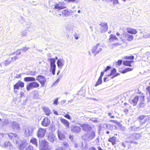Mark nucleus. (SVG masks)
<instances>
[{"mask_svg":"<svg viewBox=\"0 0 150 150\" xmlns=\"http://www.w3.org/2000/svg\"><path fill=\"white\" fill-rule=\"evenodd\" d=\"M74 38H75L76 39H78V38H79V37H78V36H79V35L77 34H74Z\"/></svg>","mask_w":150,"mask_h":150,"instance_id":"obj_54","label":"nucleus"},{"mask_svg":"<svg viewBox=\"0 0 150 150\" xmlns=\"http://www.w3.org/2000/svg\"><path fill=\"white\" fill-rule=\"evenodd\" d=\"M47 138L48 140L52 142H53L56 139L54 135L52 132H50L48 133Z\"/></svg>","mask_w":150,"mask_h":150,"instance_id":"obj_16","label":"nucleus"},{"mask_svg":"<svg viewBox=\"0 0 150 150\" xmlns=\"http://www.w3.org/2000/svg\"><path fill=\"white\" fill-rule=\"evenodd\" d=\"M122 62V60H118L117 62V64L119 66L120 65Z\"/></svg>","mask_w":150,"mask_h":150,"instance_id":"obj_50","label":"nucleus"},{"mask_svg":"<svg viewBox=\"0 0 150 150\" xmlns=\"http://www.w3.org/2000/svg\"><path fill=\"white\" fill-rule=\"evenodd\" d=\"M114 40H118V39L116 37L115 35H114L113 34L110 35V38L109 39V42H112Z\"/></svg>","mask_w":150,"mask_h":150,"instance_id":"obj_30","label":"nucleus"},{"mask_svg":"<svg viewBox=\"0 0 150 150\" xmlns=\"http://www.w3.org/2000/svg\"><path fill=\"white\" fill-rule=\"evenodd\" d=\"M30 142L34 144L36 147L38 146L37 140L36 138H33L30 140Z\"/></svg>","mask_w":150,"mask_h":150,"instance_id":"obj_34","label":"nucleus"},{"mask_svg":"<svg viewBox=\"0 0 150 150\" xmlns=\"http://www.w3.org/2000/svg\"><path fill=\"white\" fill-rule=\"evenodd\" d=\"M116 72V69L115 68H114L112 69L111 71L110 74L109 75H108V76L113 75V76L111 77V78L112 79L115 77L119 75V74H115V73Z\"/></svg>","mask_w":150,"mask_h":150,"instance_id":"obj_23","label":"nucleus"},{"mask_svg":"<svg viewBox=\"0 0 150 150\" xmlns=\"http://www.w3.org/2000/svg\"><path fill=\"white\" fill-rule=\"evenodd\" d=\"M8 137L12 139L15 140V142L16 144H19L18 148L21 150H23L26 146L27 144L25 143L21 142L19 140V139L17 134L12 133H9L8 135Z\"/></svg>","mask_w":150,"mask_h":150,"instance_id":"obj_1","label":"nucleus"},{"mask_svg":"<svg viewBox=\"0 0 150 150\" xmlns=\"http://www.w3.org/2000/svg\"><path fill=\"white\" fill-rule=\"evenodd\" d=\"M36 80L41 84V86L43 87L46 81V79L43 76L38 75L36 78Z\"/></svg>","mask_w":150,"mask_h":150,"instance_id":"obj_10","label":"nucleus"},{"mask_svg":"<svg viewBox=\"0 0 150 150\" xmlns=\"http://www.w3.org/2000/svg\"><path fill=\"white\" fill-rule=\"evenodd\" d=\"M58 136L60 140H62L65 138V136L64 132L62 131L58 130L57 131Z\"/></svg>","mask_w":150,"mask_h":150,"instance_id":"obj_22","label":"nucleus"},{"mask_svg":"<svg viewBox=\"0 0 150 150\" xmlns=\"http://www.w3.org/2000/svg\"><path fill=\"white\" fill-rule=\"evenodd\" d=\"M63 15L64 16H69L71 14L70 12L66 10H64L62 12Z\"/></svg>","mask_w":150,"mask_h":150,"instance_id":"obj_35","label":"nucleus"},{"mask_svg":"<svg viewBox=\"0 0 150 150\" xmlns=\"http://www.w3.org/2000/svg\"><path fill=\"white\" fill-rule=\"evenodd\" d=\"M122 35L123 36V37H120V38L124 43L126 42L127 41L131 42L133 40L134 36L131 35L126 33L122 34Z\"/></svg>","mask_w":150,"mask_h":150,"instance_id":"obj_3","label":"nucleus"},{"mask_svg":"<svg viewBox=\"0 0 150 150\" xmlns=\"http://www.w3.org/2000/svg\"><path fill=\"white\" fill-rule=\"evenodd\" d=\"M33 128L32 127H27L23 129V131L25 135L28 137L32 135Z\"/></svg>","mask_w":150,"mask_h":150,"instance_id":"obj_6","label":"nucleus"},{"mask_svg":"<svg viewBox=\"0 0 150 150\" xmlns=\"http://www.w3.org/2000/svg\"><path fill=\"white\" fill-rule=\"evenodd\" d=\"M110 121H111L112 122H113L114 123H115V124H117V121H115V120H111Z\"/></svg>","mask_w":150,"mask_h":150,"instance_id":"obj_59","label":"nucleus"},{"mask_svg":"<svg viewBox=\"0 0 150 150\" xmlns=\"http://www.w3.org/2000/svg\"><path fill=\"white\" fill-rule=\"evenodd\" d=\"M126 30L128 33L133 35L136 34L137 33L136 29L130 28H127Z\"/></svg>","mask_w":150,"mask_h":150,"instance_id":"obj_21","label":"nucleus"},{"mask_svg":"<svg viewBox=\"0 0 150 150\" xmlns=\"http://www.w3.org/2000/svg\"><path fill=\"white\" fill-rule=\"evenodd\" d=\"M43 109L45 112L46 115H49L51 113V111L50 109L46 107H43Z\"/></svg>","mask_w":150,"mask_h":150,"instance_id":"obj_31","label":"nucleus"},{"mask_svg":"<svg viewBox=\"0 0 150 150\" xmlns=\"http://www.w3.org/2000/svg\"><path fill=\"white\" fill-rule=\"evenodd\" d=\"M88 150H97L94 147H89Z\"/></svg>","mask_w":150,"mask_h":150,"instance_id":"obj_52","label":"nucleus"},{"mask_svg":"<svg viewBox=\"0 0 150 150\" xmlns=\"http://www.w3.org/2000/svg\"><path fill=\"white\" fill-rule=\"evenodd\" d=\"M50 120L47 117H45L42 121L41 125L43 126L47 127L50 125Z\"/></svg>","mask_w":150,"mask_h":150,"instance_id":"obj_13","label":"nucleus"},{"mask_svg":"<svg viewBox=\"0 0 150 150\" xmlns=\"http://www.w3.org/2000/svg\"><path fill=\"white\" fill-rule=\"evenodd\" d=\"M79 125L81 127L83 130L85 131H88L90 130L91 128L90 126L86 124H80Z\"/></svg>","mask_w":150,"mask_h":150,"instance_id":"obj_14","label":"nucleus"},{"mask_svg":"<svg viewBox=\"0 0 150 150\" xmlns=\"http://www.w3.org/2000/svg\"><path fill=\"white\" fill-rule=\"evenodd\" d=\"M11 62V60H10V58H9L7 59L4 62V64L5 66L8 65L10 64Z\"/></svg>","mask_w":150,"mask_h":150,"instance_id":"obj_40","label":"nucleus"},{"mask_svg":"<svg viewBox=\"0 0 150 150\" xmlns=\"http://www.w3.org/2000/svg\"><path fill=\"white\" fill-rule=\"evenodd\" d=\"M39 148L40 150H51L49 142L46 141L42 140L39 142Z\"/></svg>","mask_w":150,"mask_h":150,"instance_id":"obj_2","label":"nucleus"},{"mask_svg":"<svg viewBox=\"0 0 150 150\" xmlns=\"http://www.w3.org/2000/svg\"><path fill=\"white\" fill-rule=\"evenodd\" d=\"M58 98H56L54 101L53 103V104L54 105H57L58 104Z\"/></svg>","mask_w":150,"mask_h":150,"instance_id":"obj_44","label":"nucleus"},{"mask_svg":"<svg viewBox=\"0 0 150 150\" xmlns=\"http://www.w3.org/2000/svg\"><path fill=\"white\" fill-rule=\"evenodd\" d=\"M46 132V129H45L39 128L37 132L38 137L41 138L43 137L45 135Z\"/></svg>","mask_w":150,"mask_h":150,"instance_id":"obj_12","label":"nucleus"},{"mask_svg":"<svg viewBox=\"0 0 150 150\" xmlns=\"http://www.w3.org/2000/svg\"><path fill=\"white\" fill-rule=\"evenodd\" d=\"M3 146L5 147L9 146L11 147H12V145H11V142H9L6 141L4 142Z\"/></svg>","mask_w":150,"mask_h":150,"instance_id":"obj_36","label":"nucleus"},{"mask_svg":"<svg viewBox=\"0 0 150 150\" xmlns=\"http://www.w3.org/2000/svg\"><path fill=\"white\" fill-rule=\"evenodd\" d=\"M103 47L100 43L97 44L91 50L92 53H94L95 56L100 52L102 50Z\"/></svg>","mask_w":150,"mask_h":150,"instance_id":"obj_4","label":"nucleus"},{"mask_svg":"<svg viewBox=\"0 0 150 150\" xmlns=\"http://www.w3.org/2000/svg\"><path fill=\"white\" fill-rule=\"evenodd\" d=\"M126 69V71L127 72H128L129 71H132L133 70V69H132L131 68H127L125 69Z\"/></svg>","mask_w":150,"mask_h":150,"instance_id":"obj_53","label":"nucleus"},{"mask_svg":"<svg viewBox=\"0 0 150 150\" xmlns=\"http://www.w3.org/2000/svg\"><path fill=\"white\" fill-rule=\"evenodd\" d=\"M140 99L141 100L138 107L140 108H142L145 106L144 103V96H141L140 97Z\"/></svg>","mask_w":150,"mask_h":150,"instance_id":"obj_25","label":"nucleus"},{"mask_svg":"<svg viewBox=\"0 0 150 150\" xmlns=\"http://www.w3.org/2000/svg\"><path fill=\"white\" fill-rule=\"evenodd\" d=\"M104 72H102L101 73L100 75L99 78H101L102 79V77L104 75Z\"/></svg>","mask_w":150,"mask_h":150,"instance_id":"obj_58","label":"nucleus"},{"mask_svg":"<svg viewBox=\"0 0 150 150\" xmlns=\"http://www.w3.org/2000/svg\"><path fill=\"white\" fill-rule=\"evenodd\" d=\"M10 127L14 130H17L19 128V125L15 122H12L10 123Z\"/></svg>","mask_w":150,"mask_h":150,"instance_id":"obj_19","label":"nucleus"},{"mask_svg":"<svg viewBox=\"0 0 150 150\" xmlns=\"http://www.w3.org/2000/svg\"><path fill=\"white\" fill-rule=\"evenodd\" d=\"M39 84L36 82H33L30 83L26 86V88L28 91H29L30 90L34 88L38 87Z\"/></svg>","mask_w":150,"mask_h":150,"instance_id":"obj_8","label":"nucleus"},{"mask_svg":"<svg viewBox=\"0 0 150 150\" xmlns=\"http://www.w3.org/2000/svg\"><path fill=\"white\" fill-rule=\"evenodd\" d=\"M143 36L145 38L150 37V32L147 33L146 34H145Z\"/></svg>","mask_w":150,"mask_h":150,"instance_id":"obj_42","label":"nucleus"},{"mask_svg":"<svg viewBox=\"0 0 150 150\" xmlns=\"http://www.w3.org/2000/svg\"><path fill=\"white\" fill-rule=\"evenodd\" d=\"M63 145L64 146L62 148H59L56 149V150H71L69 145L68 143L64 142L63 143Z\"/></svg>","mask_w":150,"mask_h":150,"instance_id":"obj_20","label":"nucleus"},{"mask_svg":"<svg viewBox=\"0 0 150 150\" xmlns=\"http://www.w3.org/2000/svg\"><path fill=\"white\" fill-rule=\"evenodd\" d=\"M66 102V100H64L62 101L61 102V104L62 105L64 103Z\"/></svg>","mask_w":150,"mask_h":150,"instance_id":"obj_60","label":"nucleus"},{"mask_svg":"<svg viewBox=\"0 0 150 150\" xmlns=\"http://www.w3.org/2000/svg\"><path fill=\"white\" fill-rule=\"evenodd\" d=\"M9 122L8 119H4L0 124V127H4L5 125H6L9 124Z\"/></svg>","mask_w":150,"mask_h":150,"instance_id":"obj_27","label":"nucleus"},{"mask_svg":"<svg viewBox=\"0 0 150 150\" xmlns=\"http://www.w3.org/2000/svg\"><path fill=\"white\" fill-rule=\"evenodd\" d=\"M130 129L133 131H137L140 129L139 127H136L135 126H133L130 127Z\"/></svg>","mask_w":150,"mask_h":150,"instance_id":"obj_37","label":"nucleus"},{"mask_svg":"<svg viewBox=\"0 0 150 150\" xmlns=\"http://www.w3.org/2000/svg\"><path fill=\"white\" fill-rule=\"evenodd\" d=\"M54 7L53 8L54 11L56 10L58 11L64 8V3L62 2L56 3L54 4Z\"/></svg>","mask_w":150,"mask_h":150,"instance_id":"obj_7","label":"nucleus"},{"mask_svg":"<svg viewBox=\"0 0 150 150\" xmlns=\"http://www.w3.org/2000/svg\"><path fill=\"white\" fill-rule=\"evenodd\" d=\"M91 120L92 121L96 123L97 122H98L97 120V118H92L91 119Z\"/></svg>","mask_w":150,"mask_h":150,"instance_id":"obj_45","label":"nucleus"},{"mask_svg":"<svg viewBox=\"0 0 150 150\" xmlns=\"http://www.w3.org/2000/svg\"><path fill=\"white\" fill-rule=\"evenodd\" d=\"M29 49V47H23L22 48V49H21V50L25 52L27 51Z\"/></svg>","mask_w":150,"mask_h":150,"instance_id":"obj_46","label":"nucleus"},{"mask_svg":"<svg viewBox=\"0 0 150 150\" xmlns=\"http://www.w3.org/2000/svg\"><path fill=\"white\" fill-rule=\"evenodd\" d=\"M135 135L134 133L133 134H130L127 137L128 139H132V140H134Z\"/></svg>","mask_w":150,"mask_h":150,"instance_id":"obj_39","label":"nucleus"},{"mask_svg":"<svg viewBox=\"0 0 150 150\" xmlns=\"http://www.w3.org/2000/svg\"><path fill=\"white\" fill-rule=\"evenodd\" d=\"M60 120L61 122L65 125L67 128H69V123L68 121L65 119L62 118H60Z\"/></svg>","mask_w":150,"mask_h":150,"instance_id":"obj_24","label":"nucleus"},{"mask_svg":"<svg viewBox=\"0 0 150 150\" xmlns=\"http://www.w3.org/2000/svg\"><path fill=\"white\" fill-rule=\"evenodd\" d=\"M133 62V60L125 61L123 62V64L126 66L132 67V66L131 65V63Z\"/></svg>","mask_w":150,"mask_h":150,"instance_id":"obj_32","label":"nucleus"},{"mask_svg":"<svg viewBox=\"0 0 150 150\" xmlns=\"http://www.w3.org/2000/svg\"><path fill=\"white\" fill-rule=\"evenodd\" d=\"M110 67L109 66H107L106 68L104 70V72L106 71H107L109 69H110Z\"/></svg>","mask_w":150,"mask_h":150,"instance_id":"obj_56","label":"nucleus"},{"mask_svg":"<svg viewBox=\"0 0 150 150\" xmlns=\"http://www.w3.org/2000/svg\"><path fill=\"white\" fill-rule=\"evenodd\" d=\"M24 80L25 82L34 81L36 80L35 78L31 77H25L24 78Z\"/></svg>","mask_w":150,"mask_h":150,"instance_id":"obj_29","label":"nucleus"},{"mask_svg":"<svg viewBox=\"0 0 150 150\" xmlns=\"http://www.w3.org/2000/svg\"><path fill=\"white\" fill-rule=\"evenodd\" d=\"M69 138L70 139L72 140L73 139V136L71 135H69Z\"/></svg>","mask_w":150,"mask_h":150,"instance_id":"obj_61","label":"nucleus"},{"mask_svg":"<svg viewBox=\"0 0 150 150\" xmlns=\"http://www.w3.org/2000/svg\"><path fill=\"white\" fill-rule=\"evenodd\" d=\"M64 63L65 61L64 59H59L57 62V64L58 67L61 69L64 65Z\"/></svg>","mask_w":150,"mask_h":150,"instance_id":"obj_18","label":"nucleus"},{"mask_svg":"<svg viewBox=\"0 0 150 150\" xmlns=\"http://www.w3.org/2000/svg\"><path fill=\"white\" fill-rule=\"evenodd\" d=\"M24 85V83L22 82L21 81L19 80L18 82L14 86L13 89L14 92H16L17 91L15 90L16 89L18 90L19 88H23Z\"/></svg>","mask_w":150,"mask_h":150,"instance_id":"obj_11","label":"nucleus"},{"mask_svg":"<svg viewBox=\"0 0 150 150\" xmlns=\"http://www.w3.org/2000/svg\"><path fill=\"white\" fill-rule=\"evenodd\" d=\"M48 61H49L50 64V71L54 75L55 74L56 66L55 64V58L48 59Z\"/></svg>","mask_w":150,"mask_h":150,"instance_id":"obj_5","label":"nucleus"},{"mask_svg":"<svg viewBox=\"0 0 150 150\" xmlns=\"http://www.w3.org/2000/svg\"><path fill=\"white\" fill-rule=\"evenodd\" d=\"M145 116L144 115L140 116L139 117V119L140 120H142L143 119Z\"/></svg>","mask_w":150,"mask_h":150,"instance_id":"obj_55","label":"nucleus"},{"mask_svg":"<svg viewBox=\"0 0 150 150\" xmlns=\"http://www.w3.org/2000/svg\"><path fill=\"white\" fill-rule=\"evenodd\" d=\"M29 32V31L28 30H25L22 31L21 33V37L26 36Z\"/></svg>","mask_w":150,"mask_h":150,"instance_id":"obj_33","label":"nucleus"},{"mask_svg":"<svg viewBox=\"0 0 150 150\" xmlns=\"http://www.w3.org/2000/svg\"><path fill=\"white\" fill-rule=\"evenodd\" d=\"M109 142H111L112 145H114L115 144L116 141V137H113L109 139L108 140Z\"/></svg>","mask_w":150,"mask_h":150,"instance_id":"obj_28","label":"nucleus"},{"mask_svg":"<svg viewBox=\"0 0 150 150\" xmlns=\"http://www.w3.org/2000/svg\"><path fill=\"white\" fill-rule=\"evenodd\" d=\"M134 135H135L134 140L139 139L141 137L140 134L139 133H134Z\"/></svg>","mask_w":150,"mask_h":150,"instance_id":"obj_41","label":"nucleus"},{"mask_svg":"<svg viewBox=\"0 0 150 150\" xmlns=\"http://www.w3.org/2000/svg\"><path fill=\"white\" fill-rule=\"evenodd\" d=\"M101 32H105L107 31L108 28V25L106 23H102L100 24Z\"/></svg>","mask_w":150,"mask_h":150,"instance_id":"obj_15","label":"nucleus"},{"mask_svg":"<svg viewBox=\"0 0 150 150\" xmlns=\"http://www.w3.org/2000/svg\"><path fill=\"white\" fill-rule=\"evenodd\" d=\"M95 136V132L93 131H91L88 134H84L83 136V138L87 139L88 141H90Z\"/></svg>","mask_w":150,"mask_h":150,"instance_id":"obj_9","label":"nucleus"},{"mask_svg":"<svg viewBox=\"0 0 150 150\" xmlns=\"http://www.w3.org/2000/svg\"><path fill=\"white\" fill-rule=\"evenodd\" d=\"M125 58L126 59H132L133 60L134 59V57L133 56H126L125 57Z\"/></svg>","mask_w":150,"mask_h":150,"instance_id":"obj_43","label":"nucleus"},{"mask_svg":"<svg viewBox=\"0 0 150 150\" xmlns=\"http://www.w3.org/2000/svg\"><path fill=\"white\" fill-rule=\"evenodd\" d=\"M64 117L70 120L71 119L70 115L68 114H67L64 115Z\"/></svg>","mask_w":150,"mask_h":150,"instance_id":"obj_48","label":"nucleus"},{"mask_svg":"<svg viewBox=\"0 0 150 150\" xmlns=\"http://www.w3.org/2000/svg\"><path fill=\"white\" fill-rule=\"evenodd\" d=\"M110 1H113V3L114 4H119V1L118 0H110Z\"/></svg>","mask_w":150,"mask_h":150,"instance_id":"obj_47","label":"nucleus"},{"mask_svg":"<svg viewBox=\"0 0 150 150\" xmlns=\"http://www.w3.org/2000/svg\"><path fill=\"white\" fill-rule=\"evenodd\" d=\"M33 147L31 146H30L27 148L26 150H33Z\"/></svg>","mask_w":150,"mask_h":150,"instance_id":"obj_49","label":"nucleus"},{"mask_svg":"<svg viewBox=\"0 0 150 150\" xmlns=\"http://www.w3.org/2000/svg\"><path fill=\"white\" fill-rule=\"evenodd\" d=\"M121 144L122 145V146L124 147H126V145H125L123 142H122L121 143Z\"/></svg>","mask_w":150,"mask_h":150,"instance_id":"obj_64","label":"nucleus"},{"mask_svg":"<svg viewBox=\"0 0 150 150\" xmlns=\"http://www.w3.org/2000/svg\"><path fill=\"white\" fill-rule=\"evenodd\" d=\"M17 58H18V57H17L16 56H15V57H11V58H10L11 59H10V60H15L16 59H17Z\"/></svg>","mask_w":150,"mask_h":150,"instance_id":"obj_51","label":"nucleus"},{"mask_svg":"<svg viewBox=\"0 0 150 150\" xmlns=\"http://www.w3.org/2000/svg\"><path fill=\"white\" fill-rule=\"evenodd\" d=\"M102 82V79L101 78H99L97 81L96 82V83L95 85L96 86H97L99 84H101Z\"/></svg>","mask_w":150,"mask_h":150,"instance_id":"obj_38","label":"nucleus"},{"mask_svg":"<svg viewBox=\"0 0 150 150\" xmlns=\"http://www.w3.org/2000/svg\"><path fill=\"white\" fill-rule=\"evenodd\" d=\"M127 72L126 71V69H125V70H123L122 71V73L123 74H124V73H126Z\"/></svg>","mask_w":150,"mask_h":150,"instance_id":"obj_63","label":"nucleus"},{"mask_svg":"<svg viewBox=\"0 0 150 150\" xmlns=\"http://www.w3.org/2000/svg\"><path fill=\"white\" fill-rule=\"evenodd\" d=\"M71 130L72 132L76 133H78L80 132L81 128L80 127L78 126L74 125L71 127Z\"/></svg>","mask_w":150,"mask_h":150,"instance_id":"obj_17","label":"nucleus"},{"mask_svg":"<svg viewBox=\"0 0 150 150\" xmlns=\"http://www.w3.org/2000/svg\"><path fill=\"white\" fill-rule=\"evenodd\" d=\"M65 1H67L68 2H75V1H76V0H65Z\"/></svg>","mask_w":150,"mask_h":150,"instance_id":"obj_57","label":"nucleus"},{"mask_svg":"<svg viewBox=\"0 0 150 150\" xmlns=\"http://www.w3.org/2000/svg\"><path fill=\"white\" fill-rule=\"evenodd\" d=\"M121 44H119V43H115V44H113V45L115 46H117L118 45H121Z\"/></svg>","mask_w":150,"mask_h":150,"instance_id":"obj_62","label":"nucleus"},{"mask_svg":"<svg viewBox=\"0 0 150 150\" xmlns=\"http://www.w3.org/2000/svg\"><path fill=\"white\" fill-rule=\"evenodd\" d=\"M139 100L138 96H136L132 100V102L131 103L134 106L137 105Z\"/></svg>","mask_w":150,"mask_h":150,"instance_id":"obj_26","label":"nucleus"}]
</instances>
